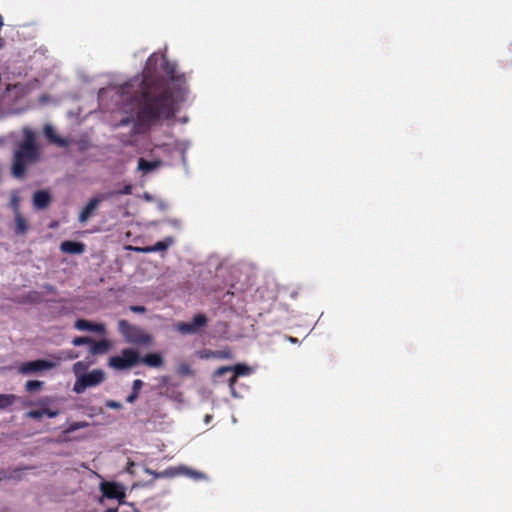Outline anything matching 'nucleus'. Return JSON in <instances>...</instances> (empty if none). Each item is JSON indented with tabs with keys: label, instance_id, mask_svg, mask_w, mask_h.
Masks as SVG:
<instances>
[{
	"label": "nucleus",
	"instance_id": "0eeeda50",
	"mask_svg": "<svg viewBox=\"0 0 512 512\" xmlns=\"http://www.w3.org/2000/svg\"><path fill=\"white\" fill-rule=\"evenodd\" d=\"M250 371V368L244 364H237L234 367H220L218 368L214 376L219 378L226 374H229V378L227 379V382L229 384V387L233 389L234 384L237 382V379L239 376L247 375Z\"/></svg>",
	"mask_w": 512,
	"mask_h": 512
},
{
	"label": "nucleus",
	"instance_id": "f257e3e1",
	"mask_svg": "<svg viewBox=\"0 0 512 512\" xmlns=\"http://www.w3.org/2000/svg\"><path fill=\"white\" fill-rule=\"evenodd\" d=\"M162 70L174 83L173 86L162 77L145 70L139 90L134 95L138 107L137 118L143 124L173 118L178 111L179 102L184 100L185 75L178 73L176 64L166 58L163 59Z\"/></svg>",
	"mask_w": 512,
	"mask_h": 512
},
{
	"label": "nucleus",
	"instance_id": "dca6fc26",
	"mask_svg": "<svg viewBox=\"0 0 512 512\" xmlns=\"http://www.w3.org/2000/svg\"><path fill=\"white\" fill-rule=\"evenodd\" d=\"M140 362L146 364L149 367H161L163 365V358L158 353H149L143 358L140 357Z\"/></svg>",
	"mask_w": 512,
	"mask_h": 512
},
{
	"label": "nucleus",
	"instance_id": "9b49d317",
	"mask_svg": "<svg viewBox=\"0 0 512 512\" xmlns=\"http://www.w3.org/2000/svg\"><path fill=\"white\" fill-rule=\"evenodd\" d=\"M103 495L108 499H118L125 497L122 487L116 483H106L102 486Z\"/></svg>",
	"mask_w": 512,
	"mask_h": 512
},
{
	"label": "nucleus",
	"instance_id": "aec40b11",
	"mask_svg": "<svg viewBox=\"0 0 512 512\" xmlns=\"http://www.w3.org/2000/svg\"><path fill=\"white\" fill-rule=\"evenodd\" d=\"M177 385H169L165 387L164 394L170 398L181 401L182 393L176 390Z\"/></svg>",
	"mask_w": 512,
	"mask_h": 512
},
{
	"label": "nucleus",
	"instance_id": "6ab92c4d",
	"mask_svg": "<svg viewBox=\"0 0 512 512\" xmlns=\"http://www.w3.org/2000/svg\"><path fill=\"white\" fill-rule=\"evenodd\" d=\"M16 400V396L13 394H0V409H6L13 405Z\"/></svg>",
	"mask_w": 512,
	"mask_h": 512
},
{
	"label": "nucleus",
	"instance_id": "4468645a",
	"mask_svg": "<svg viewBox=\"0 0 512 512\" xmlns=\"http://www.w3.org/2000/svg\"><path fill=\"white\" fill-rule=\"evenodd\" d=\"M51 202V195L46 190H38L33 195V205L37 209H45Z\"/></svg>",
	"mask_w": 512,
	"mask_h": 512
},
{
	"label": "nucleus",
	"instance_id": "f03ea898",
	"mask_svg": "<svg viewBox=\"0 0 512 512\" xmlns=\"http://www.w3.org/2000/svg\"><path fill=\"white\" fill-rule=\"evenodd\" d=\"M23 133L25 138L14 150L11 166L13 177L18 179L24 178L28 165L37 162L40 158L35 133L28 128L24 129Z\"/></svg>",
	"mask_w": 512,
	"mask_h": 512
},
{
	"label": "nucleus",
	"instance_id": "cd10ccee",
	"mask_svg": "<svg viewBox=\"0 0 512 512\" xmlns=\"http://www.w3.org/2000/svg\"><path fill=\"white\" fill-rule=\"evenodd\" d=\"M90 331L103 334L105 333V326L101 323H92V328H90Z\"/></svg>",
	"mask_w": 512,
	"mask_h": 512
},
{
	"label": "nucleus",
	"instance_id": "1a4fd4ad",
	"mask_svg": "<svg viewBox=\"0 0 512 512\" xmlns=\"http://www.w3.org/2000/svg\"><path fill=\"white\" fill-rule=\"evenodd\" d=\"M57 366L56 362L37 359L34 361H27L20 365L19 372L22 374H33L41 371L53 369Z\"/></svg>",
	"mask_w": 512,
	"mask_h": 512
},
{
	"label": "nucleus",
	"instance_id": "b1692460",
	"mask_svg": "<svg viewBox=\"0 0 512 512\" xmlns=\"http://www.w3.org/2000/svg\"><path fill=\"white\" fill-rule=\"evenodd\" d=\"M177 373L181 376L191 375L192 374L191 366L187 363H182L178 366Z\"/></svg>",
	"mask_w": 512,
	"mask_h": 512
},
{
	"label": "nucleus",
	"instance_id": "c756f323",
	"mask_svg": "<svg viewBox=\"0 0 512 512\" xmlns=\"http://www.w3.org/2000/svg\"><path fill=\"white\" fill-rule=\"evenodd\" d=\"M11 206L15 211V214L19 211V197L17 195H13L11 198Z\"/></svg>",
	"mask_w": 512,
	"mask_h": 512
},
{
	"label": "nucleus",
	"instance_id": "423d86ee",
	"mask_svg": "<svg viewBox=\"0 0 512 512\" xmlns=\"http://www.w3.org/2000/svg\"><path fill=\"white\" fill-rule=\"evenodd\" d=\"M207 322L206 315L199 313L192 318L191 322H179L175 328L183 335L196 334L207 325Z\"/></svg>",
	"mask_w": 512,
	"mask_h": 512
},
{
	"label": "nucleus",
	"instance_id": "4c0bfd02",
	"mask_svg": "<svg viewBox=\"0 0 512 512\" xmlns=\"http://www.w3.org/2000/svg\"><path fill=\"white\" fill-rule=\"evenodd\" d=\"M130 86H133V85L131 83H126L123 88L125 89V88L130 87Z\"/></svg>",
	"mask_w": 512,
	"mask_h": 512
},
{
	"label": "nucleus",
	"instance_id": "4be33fe9",
	"mask_svg": "<svg viewBox=\"0 0 512 512\" xmlns=\"http://www.w3.org/2000/svg\"><path fill=\"white\" fill-rule=\"evenodd\" d=\"M74 327L80 331H90V328H92V322L85 319H78L75 321Z\"/></svg>",
	"mask_w": 512,
	"mask_h": 512
},
{
	"label": "nucleus",
	"instance_id": "c85d7f7f",
	"mask_svg": "<svg viewBox=\"0 0 512 512\" xmlns=\"http://www.w3.org/2000/svg\"><path fill=\"white\" fill-rule=\"evenodd\" d=\"M144 383L140 379H136L133 381L132 392L137 393L139 395L140 390L142 389Z\"/></svg>",
	"mask_w": 512,
	"mask_h": 512
},
{
	"label": "nucleus",
	"instance_id": "412c9836",
	"mask_svg": "<svg viewBox=\"0 0 512 512\" xmlns=\"http://www.w3.org/2000/svg\"><path fill=\"white\" fill-rule=\"evenodd\" d=\"M44 383L42 381L38 380H29L25 384L26 391L33 393L35 391H38L42 389Z\"/></svg>",
	"mask_w": 512,
	"mask_h": 512
},
{
	"label": "nucleus",
	"instance_id": "a878e982",
	"mask_svg": "<svg viewBox=\"0 0 512 512\" xmlns=\"http://www.w3.org/2000/svg\"><path fill=\"white\" fill-rule=\"evenodd\" d=\"M86 425L87 424L85 422H74L65 430V433H71L79 428L85 427Z\"/></svg>",
	"mask_w": 512,
	"mask_h": 512
},
{
	"label": "nucleus",
	"instance_id": "6e6552de",
	"mask_svg": "<svg viewBox=\"0 0 512 512\" xmlns=\"http://www.w3.org/2000/svg\"><path fill=\"white\" fill-rule=\"evenodd\" d=\"M110 197H113V193H104L92 197L81 210L78 217L79 222L85 223L89 218H91L95 214V211L100 205V203L104 200L109 199Z\"/></svg>",
	"mask_w": 512,
	"mask_h": 512
},
{
	"label": "nucleus",
	"instance_id": "72a5a7b5",
	"mask_svg": "<svg viewBox=\"0 0 512 512\" xmlns=\"http://www.w3.org/2000/svg\"><path fill=\"white\" fill-rule=\"evenodd\" d=\"M138 394L137 393H134L132 392L127 398H126V401L128 403H133L137 398H138Z\"/></svg>",
	"mask_w": 512,
	"mask_h": 512
},
{
	"label": "nucleus",
	"instance_id": "5701e85b",
	"mask_svg": "<svg viewBox=\"0 0 512 512\" xmlns=\"http://www.w3.org/2000/svg\"><path fill=\"white\" fill-rule=\"evenodd\" d=\"M92 342V338L90 337H87V336H79V337H75L73 340H72V344L74 346H82V345H85V344H88L90 346V343Z\"/></svg>",
	"mask_w": 512,
	"mask_h": 512
},
{
	"label": "nucleus",
	"instance_id": "f8f14e48",
	"mask_svg": "<svg viewBox=\"0 0 512 512\" xmlns=\"http://www.w3.org/2000/svg\"><path fill=\"white\" fill-rule=\"evenodd\" d=\"M112 347L111 342L108 339H101L99 341H95L92 339V342L89 346V352L92 355H103L106 354Z\"/></svg>",
	"mask_w": 512,
	"mask_h": 512
},
{
	"label": "nucleus",
	"instance_id": "473e14b6",
	"mask_svg": "<svg viewBox=\"0 0 512 512\" xmlns=\"http://www.w3.org/2000/svg\"><path fill=\"white\" fill-rule=\"evenodd\" d=\"M44 415H47L49 418H54L58 415V411H53L48 408L43 409Z\"/></svg>",
	"mask_w": 512,
	"mask_h": 512
},
{
	"label": "nucleus",
	"instance_id": "2f4dec72",
	"mask_svg": "<svg viewBox=\"0 0 512 512\" xmlns=\"http://www.w3.org/2000/svg\"><path fill=\"white\" fill-rule=\"evenodd\" d=\"M130 311H132L134 313H145L146 308L144 306H140V305H132V306H130Z\"/></svg>",
	"mask_w": 512,
	"mask_h": 512
},
{
	"label": "nucleus",
	"instance_id": "a211bd4d",
	"mask_svg": "<svg viewBox=\"0 0 512 512\" xmlns=\"http://www.w3.org/2000/svg\"><path fill=\"white\" fill-rule=\"evenodd\" d=\"M15 233L17 235H24L28 231V224L20 212L15 215Z\"/></svg>",
	"mask_w": 512,
	"mask_h": 512
},
{
	"label": "nucleus",
	"instance_id": "393cba45",
	"mask_svg": "<svg viewBox=\"0 0 512 512\" xmlns=\"http://www.w3.org/2000/svg\"><path fill=\"white\" fill-rule=\"evenodd\" d=\"M114 195H130L132 194V186L130 184L124 185V187L118 191L112 192Z\"/></svg>",
	"mask_w": 512,
	"mask_h": 512
},
{
	"label": "nucleus",
	"instance_id": "7c9ffc66",
	"mask_svg": "<svg viewBox=\"0 0 512 512\" xmlns=\"http://www.w3.org/2000/svg\"><path fill=\"white\" fill-rule=\"evenodd\" d=\"M106 407L111 408V409H121L122 408V404L120 402L115 401V400H108L106 402Z\"/></svg>",
	"mask_w": 512,
	"mask_h": 512
},
{
	"label": "nucleus",
	"instance_id": "f704fd0d",
	"mask_svg": "<svg viewBox=\"0 0 512 512\" xmlns=\"http://www.w3.org/2000/svg\"><path fill=\"white\" fill-rule=\"evenodd\" d=\"M4 44H5V41H4V39L0 36V49L4 47Z\"/></svg>",
	"mask_w": 512,
	"mask_h": 512
},
{
	"label": "nucleus",
	"instance_id": "f3484780",
	"mask_svg": "<svg viewBox=\"0 0 512 512\" xmlns=\"http://www.w3.org/2000/svg\"><path fill=\"white\" fill-rule=\"evenodd\" d=\"M160 165V160L148 161L144 158H139L138 160V169L141 170L143 173H149L154 169L158 168Z\"/></svg>",
	"mask_w": 512,
	"mask_h": 512
},
{
	"label": "nucleus",
	"instance_id": "7ed1b4c3",
	"mask_svg": "<svg viewBox=\"0 0 512 512\" xmlns=\"http://www.w3.org/2000/svg\"><path fill=\"white\" fill-rule=\"evenodd\" d=\"M118 330L126 342L143 346L152 341V337L141 327L130 324L127 320H119Z\"/></svg>",
	"mask_w": 512,
	"mask_h": 512
},
{
	"label": "nucleus",
	"instance_id": "9d476101",
	"mask_svg": "<svg viewBox=\"0 0 512 512\" xmlns=\"http://www.w3.org/2000/svg\"><path fill=\"white\" fill-rule=\"evenodd\" d=\"M173 243H174L173 237H166L162 241H158L152 246L135 247L133 249L135 251L141 252V253L161 252V251H166Z\"/></svg>",
	"mask_w": 512,
	"mask_h": 512
},
{
	"label": "nucleus",
	"instance_id": "39448f33",
	"mask_svg": "<svg viewBox=\"0 0 512 512\" xmlns=\"http://www.w3.org/2000/svg\"><path fill=\"white\" fill-rule=\"evenodd\" d=\"M104 379L105 374L102 370H93L79 377L74 384L73 390L78 394L83 393L86 388L99 385Z\"/></svg>",
	"mask_w": 512,
	"mask_h": 512
},
{
	"label": "nucleus",
	"instance_id": "c9c22d12",
	"mask_svg": "<svg viewBox=\"0 0 512 512\" xmlns=\"http://www.w3.org/2000/svg\"><path fill=\"white\" fill-rule=\"evenodd\" d=\"M105 512H118L117 508H109Z\"/></svg>",
	"mask_w": 512,
	"mask_h": 512
},
{
	"label": "nucleus",
	"instance_id": "2eb2a0df",
	"mask_svg": "<svg viewBox=\"0 0 512 512\" xmlns=\"http://www.w3.org/2000/svg\"><path fill=\"white\" fill-rule=\"evenodd\" d=\"M44 135L49 140V142L57 144L60 147H66L68 145V141L58 136L51 125H45Z\"/></svg>",
	"mask_w": 512,
	"mask_h": 512
},
{
	"label": "nucleus",
	"instance_id": "ddd939ff",
	"mask_svg": "<svg viewBox=\"0 0 512 512\" xmlns=\"http://www.w3.org/2000/svg\"><path fill=\"white\" fill-rule=\"evenodd\" d=\"M60 250L68 254H82L85 251V244L78 241H64L60 245Z\"/></svg>",
	"mask_w": 512,
	"mask_h": 512
},
{
	"label": "nucleus",
	"instance_id": "20e7f679",
	"mask_svg": "<svg viewBox=\"0 0 512 512\" xmlns=\"http://www.w3.org/2000/svg\"><path fill=\"white\" fill-rule=\"evenodd\" d=\"M139 362V353L131 348L123 349L121 355L112 356L109 359V365L117 370L128 369Z\"/></svg>",
	"mask_w": 512,
	"mask_h": 512
},
{
	"label": "nucleus",
	"instance_id": "bb28decb",
	"mask_svg": "<svg viewBox=\"0 0 512 512\" xmlns=\"http://www.w3.org/2000/svg\"><path fill=\"white\" fill-rule=\"evenodd\" d=\"M26 416L29 418H33V419H40L44 416V412H43V409L42 410H31V411L27 412Z\"/></svg>",
	"mask_w": 512,
	"mask_h": 512
},
{
	"label": "nucleus",
	"instance_id": "e433bc0d",
	"mask_svg": "<svg viewBox=\"0 0 512 512\" xmlns=\"http://www.w3.org/2000/svg\"><path fill=\"white\" fill-rule=\"evenodd\" d=\"M211 418H212L211 415H206L205 422L208 423L211 420Z\"/></svg>",
	"mask_w": 512,
	"mask_h": 512
}]
</instances>
